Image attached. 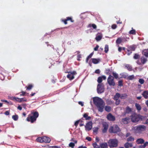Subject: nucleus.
Listing matches in <instances>:
<instances>
[{
	"instance_id": "34",
	"label": "nucleus",
	"mask_w": 148,
	"mask_h": 148,
	"mask_svg": "<svg viewBox=\"0 0 148 148\" xmlns=\"http://www.w3.org/2000/svg\"><path fill=\"white\" fill-rule=\"evenodd\" d=\"M132 111V109L129 107H127L126 108V112L127 113H129L131 112Z\"/></svg>"
},
{
	"instance_id": "58",
	"label": "nucleus",
	"mask_w": 148,
	"mask_h": 148,
	"mask_svg": "<svg viewBox=\"0 0 148 148\" xmlns=\"http://www.w3.org/2000/svg\"><path fill=\"white\" fill-rule=\"evenodd\" d=\"M51 148H60V147H58V146H51Z\"/></svg>"
},
{
	"instance_id": "19",
	"label": "nucleus",
	"mask_w": 148,
	"mask_h": 148,
	"mask_svg": "<svg viewBox=\"0 0 148 148\" xmlns=\"http://www.w3.org/2000/svg\"><path fill=\"white\" fill-rule=\"evenodd\" d=\"M132 145L131 143H128V142L125 143L124 146L126 148H128L132 147Z\"/></svg>"
},
{
	"instance_id": "30",
	"label": "nucleus",
	"mask_w": 148,
	"mask_h": 148,
	"mask_svg": "<svg viewBox=\"0 0 148 148\" xmlns=\"http://www.w3.org/2000/svg\"><path fill=\"white\" fill-rule=\"evenodd\" d=\"M8 98L9 99L13 101L17 100V99H18V97H13L11 96H9L8 97Z\"/></svg>"
},
{
	"instance_id": "38",
	"label": "nucleus",
	"mask_w": 148,
	"mask_h": 148,
	"mask_svg": "<svg viewBox=\"0 0 148 148\" xmlns=\"http://www.w3.org/2000/svg\"><path fill=\"white\" fill-rule=\"evenodd\" d=\"M120 75L122 76V77L123 78H125L127 77V75L126 73H122L120 74Z\"/></svg>"
},
{
	"instance_id": "6",
	"label": "nucleus",
	"mask_w": 148,
	"mask_h": 148,
	"mask_svg": "<svg viewBox=\"0 0 148 148\" xmlns=\"http://www.w3.org/2000/svg\"><path fill=\"white\" fill-rule=\"evenodd\" d=\"M104 85L103 83L99 84H98L97 90L98 93L101 94L104 92Z\"/></svg>"
},
{
	"instance_id": "13",
	"label": "nucleus",
	"mask_w": 148,
	"mask_h": 148,
	"mask_svg": "<svg viewBox=\"0 0 148 148\" xmlns=\"http://www.w3.org/2000/svg\"><path fill=\"white\" fill-rule=\"evenodd\" d=\"M103 129L102 130L103 132L105 133L106 132L108 128V125L106 123H103Z\"/></svg>"
},
{
	"instance_id": "55",
	"label": "nucleus",
	"mask_w": 148,
	"mask_h": 148,
	"mask_svg": "<svg viewBox=\"0 0 148 148\" xmlns=\"http://www.w3.org/2000/svg\"><path fill=\"white\" fill-rule=\"evenodd\" d=\"M116 27V25L115 24L113 25H112V27L113 29H115Z\"/></svg>"
},
{
	"instance_id": "56",
	"label": "nucleus",
	"mask_w": 148,
	"mask_h": 148,
	"mask_svg": "<svg viewBox=\"0 0 148 148\" xmlns=\"http://www.w3.org/2000/svg\"><path fill=\"white\" fill-rule=\"evenodd\" d=\"M69 20H71V22H73L72 20V18H71L69 17H68L66 18V21H69Z\"/></svg>"
},
{
	"instance_id": "62",
	"label": "nucleus",
	"mask_w": 148,
	"mask_h": 148,
	"mask_svg": "<svg viewBox=\"0 0 148 148\" xmlns=\"http://www.w3.org/2000/svg\"><path fill=\"white\" fill-rule=\"evenodd\" d=\"M96 145H97V143H95L93 144V146L94 147V148H100L99 147H95V146H96Z\"/></svg>"
},
{
	"instance_id": "37",
	"label": "nucleus",
	"mask_w": 148,
	"mask_h": 148,
	"mask_svg": "<svg viewBox=\"0 0 148 148\" xmlns=\"http://www.w3.org/2000/svg\"><path fill=\"white\" fill-rule=\"evenodd\" d=\"M108 51V46L107 45H106L105 47V52L106 53H107Z\"/></svg>"
},
{
	"instance_id": "18",
	"label": "nucleus",
	"mask_w": 148,
	"mask_h": 148,
	"mask_svg": "<svg viewBox=\"0 0 148 148\" xmlns=\"http://www.w3.org/2000/svg\"><path fill=\"white\" fill-rule=\"evenodd\" d=\"M135 106L138 112H139L141 109L140 105L138 103H136L135 104Z\"/></svg>"
},
{
	"instance_id": "32",
	"label": "nucleus",
	"mask_w": 148,
	"mask_h": 148,
	"mask_svg": "<svg viewBox=\"0 0 148 148\" xmlns=\"http://www.w3.org/2000/svg\"><path fill=\"white\" fill-rule=\"evenodd\" d=\"M144 142V140L143 139H137L136 143L137 144H142Z\"/></svg>"
},
{
	"instance_id": "26",
	"label": "nucleus",
	"mask_w": 148,
	"mask_h": 148,
	"mask_svg": "<svg viewBox=\"0 0 148 148\" xmlns=\"http://www.w3.org/2000/svg\"><path fill=\"white\" fill-rule=\"evenodd\" d=\"M105 110L106 111L109 112L111 111V108L110 106H105Z\"/></svg>"
},
{
	"instance_id": "54",
	"label": "nucleus",
	"mask_w": 148,
	"mask_h": 148,
	"mask_svg": "<svg viewBox=\"0 0 148 148\" xmlns=\"http://www.w3.org/2000/svg\"><path fill=\"white\" fill-rule=\"evenodd\" d=\"M9 114L10 112L9 111H6L5 113V114L6 115H8Z\"/></svg>"
},
{
	"instance_id": "43",
	"label": "nucleus",
	"mask_w": 148,
	"mask_h": 148,
	"mask_svg": "<svg viewBox=\"0 0 148 148\" xmlns=\"http://www.w3.org/2000/svg\"><path fill=\"white\" fill-rule=\"evenodd\" d=\"M69 146L70 147H73L75 146V144L73 143H70L69 144Z\"/></svg>"
},
{
	"instance_id": "5",
	"label": "nucleus",
	"mask_w": 148,
	"mask_h": 148,
	"mask_svg": "<svg viewBox=\"0 0 148 148\" xmlns=\"http://www.w3.org/2000/svg\"><path fill=\"white\" fill-rule=\"evenodd\" d=\"M107 82L110 86H114L115 85L114 77L111 75H109L108 78Z\"/></svg>"
},
{
	"instance_id": "14",
	"label": "nucleus",
	"mask_w": 148,
	"mask_h": 148,
	"mask_svg": "<svg viewBox=\"0 0 148 148\" xmlns=\"http://www.w3.org/2000/svg\"><path fill=\"white\" fill-rule=\"evenodd\" d=\"M107 118L110 121H114L115 120V117L110 113L107 115Z\"/></svg>"
},
{
	"instance_id": "20",
	"label": "nucleus",
	"mask_w": 148,
	"mask_h": 148,
	"mask_svg": "<svg viewBox=\"0 0 148 148\" xmlns=\"http://www.w3.org/2000/svg\"><path fill=\"white\" fill-rule=\"evenodd\" d=\"M100 146L101 148H107L108 146L106 143H103L100 144Z\"/></svg>"
},
{
	"instance_id": "45",
	"label": "nucleus",
	"mask_w": 148,
	"mask_h": 148,
	"mask_svg": "<svg viewBox=\"0 0 148 148\" xmlns=\"http://www.w3.org/2000/svg\"><path fill=\"white\" fill-rule=\"evenodd\" d=\"M116 100V105H118L120 103V100L118 99L115 100Z\"/></svg>"
},
{
	"instance_id": "23",
	"label": "nucleus",
	"mask_w": 148,
	"mask_h": 148,
	"mask_svg": "<svg viewBox=\"0 0 148 148\" xmlns=\"http://www.w3.org/2000/svg\"><path fill=\"white\" fill-rule=\"evenodd\" d=\"M98 129L99 128L98 127H94L92 128L93 133L94 134H96L97 133Z\"/></svg>"
},
{
	"instance_id": "39",
	"label": "nucleus",
	"mask_w": 148,
	"mask_h": 148,
	"mask_svg": "<svg viewBox=\"0 0 148 148\" xmlns=\"http://www.w3.org/2000/svg\"><path fill=\"white\" fill-rule=\"evenodd\" d=\"M138 82L141 84H143L145 81L143 79H139Z\"/></svg>"
},
{
	"instance_id": "12",
	"label": "nucleus",
	"mask_w": 148,
	"mask_h": 148,
	"mask_svg": "<svg viewBox=\"0 0 148 148\" xmlns=\"http://www.w3.org/2000/svg\"><path fill=\"white\" fill-rule=\"evenodd\" d=\"M51 141V139H36L35 141L40 143H49Z\"/></svg>"
},
{
	"instance_id": "36",
	"label": "nucleus",
	"mask_w": 148,
	"mask_h": 148,
	"mask_svg": "<svg viewBox=\"0 0 148 148\" xmlns=\"http://www.w3.org/2000/svg\"><path fill=\"white\" fill-rule=\"evenodd\" d=\"M112 74L114 77L116 79H117L118 78V75L116 73L113 72Z\"/></svg>"
},
{
	"instance_id": "64",
	"label": "nucleus",
	"mask_w": 148,
	"mask_h": 148,
	"mask_svg": "<svg viewBox=\"0 0 148 148\" xmlns=\"http://www.w3.org/2000/svg\"><path fill=\"white\" fill-rule=\"evenodd\" d=\"M17 108L20 110H21L22 109L21 107L20 106H18Z\"/></svg>"
},
{
	"instance_id": "46",
	"label": "nucleus",
	"mask_w": 148,
	"mask_h": 148,
	"mask_svg": "<svg viewBox=\"0 0 148 148\" xmlns=\"http://www.w3.org/2000/svg\"><path fill=\"white\" fill-rule=\"evenodd\" d=\"M33 86L31 85H30L28 86L27 87V89L29 90H30L31 89Z\"/></svg>"
},
{
	"instance_id": "11",
	"label": "nucleus",
	"mask_w": 148,
	"mask_h": 148,
	"mask_svg": "<svg viewBox=\"0 0 148 148\" xmlns=\"http://www.w3.org/2000/svg\"><path fill=\"white\" fill-rule=\"evenodd\" d=\"M92 127V123L90 121L87 123L85 126V130L86 131H89Z\"/></svg>"
},
{
	"instance_id": "31",
	"label": "nucleus",
	"mask_w": 148,
	"mask_h": 148,
	"mask_svg": "<svg viewBox=\"0 0 148 148\" xmlns=\"http://www.w3.org/2000/svg\"><path fill=\"white\" fill-rule=\"evenodd\" d=\"M141 62L143 64H145L147 61L146 58L144 57H142L141 58Z\"/></svg>"
},
{
	"instance_id": "57",
	"label": "nucleus",
	"mask_w": 148,
	"mask_h": 148,
	"mask_svg": "<svg viewBox=\"0 0 148 148\" xmlns=\"http://www.w3.org/2000/svg\"><path fill=\"white\" fill-rule=\"evenodd\" d=\"M78 103L79 104L81 105L82 106H84V103L82 101L79 102Z\"/></svg>"
},
{
	"instance_id": "49",
	"label": "nucleus",
	"mask_w": 148,
	"mask_h": 148,
	"mask_svg": "<svg viewBox=\"0 0 148 148\" xmlns=\"http://www.w3.org/2000/svg\"><path fill=\"white\" fill-rule=\"evenodd\" d=\"M147 145H148V142H146L143 145V146L144 147H146Z\"/></svg>"
},
{
	"instance_id": "27",
	"label": "nucleus",
	"mask_w": 148,
	"mask_h": 148,
	"mask_svg": "<svg viewBox=\"0 0 148 148\" xmlns=\"http://www.w3.org/2000/svg\"><path fill=\"white\" fill-rule=\"evenodd\" d=\"M128 119L127 118H125L122 119V121L123 123L124 124H127L128 123Z\"/></svg>"
},
{
	"instance_id": "7",
	"label": "nucleus",
	"mask_w": 148,
	"mask_h": 148,
	"mask_svg": "<svg viewBox=\"0 0 148 148\" xmlns=\"http://www.w3.org/2000/svg\"><path fill=\"white\" fill-rule=\"evenodd\" d=\"M127 95L126 94H120L118 93H117L114 96V100H117L119 98L121 99H124L127 98Z\"/></svg>"
},
{
	"instance_id": "51",
	"label": "nucleus",
	"mask_w": 148,
	"mask_h": 148,
	"mask_svg": "<svg viewBox=\"0 0 148 148\" xmlns=\"http://www.w3.org/2000/svg\"><path fill=\"white\" fill-rule=\"evenodd\" d=\"M119 86H121L122 85V82L121 81H119L118 82Z\"/></svg>"
},
{
	"instance_id": "25",
	"label": "nucleus",
	"mask_w": 148,
	"mask_h": 148,
	"mask_svg": "<svg viewBox=\"0 0 148 148\" xmlns=\"http://www.w3.org/2000/svg\"><path fill=\"white\" fill-rule=\"evenodd\" d=\"M125 68H126L129 71H131L132 70V67L131 66L128 64H126L125 65Z\"/></svg>"
},
{
	"instance_id": "41",
	"label": "nucleus",
	"mask_w": 148,
	"mask_h": 148,
	"mask_svg": "<svg viewBox=\"0 0 148 148\" xmlns=\"http://www.w3.org/2000/svg\"><path fill=\"white\" fill-rule=\"evenodd\" d=\"M134 76L133 75H130L128 77V79L130 80H132L134 78Z\"/></svg>"
},
{
	"instance_id": "42",
	"label": "nucleus",
	"mask_w": 148,
	"mask_h": 148,
	"mask_svg": "<svg viewBox=\"0 0 148 148\" xmlns=\"http://www.w3.org/2000/svg\"><path fill=\"white\" fill-rule=\"evenodd\" d=\"M129 33L131 34H135L136 33L134 29L131 30L130 31Z\"/></svg>"
},
{
	"instance_id": "4",
	"label": "nucleus",
	"mask_w": 148,
	"mask_h": 148,
	"mask_svg": "<svg viewBox=\"0 0 148 148\" xmlns=\"http://www.w3.org/2000/svg\"><path fill=\"white\" fill-rule=\"evenodd\" d=\"M108 143L110 148L116 147L117 146L118 141L117 139H110Z\"/></svg>"
},
{
	"instance_id": "52",
	"label": "nucleus",
	"mask_w": 148,
	"mask_h": 148,
	"mask_svg": "<svg viewBox=\"0 0 148 148\" xmlns=\"http://www.w3.org/2000/svg\"><path fill=\"white\" fill-rule=\"evenodd\" d=\"M100 71L99 69L96 70L95 72V73L97 74H99L100 73Z\"/></svg>"
},
{
	"instance_id": "47",
	"label": "nucleus",
	"mask_w": 148,
	"mask_h": 148,
	"mask_svg": "<svg viewBox=\"0 0 148 148\" xmlns=\"http://www.w3.org/2000/svg\"><path fill=\"white\" fill-rule=\"evenodd\" d=\"M77 60L78 61H79L80 58H81L82 57L81 55L80 54H78L77 55Z\"/></svg>"
},
{
	"instance_id": "63",
	"label": "nucleus",
	"mask_w": 148,
	"mask_h": 148,
	"mask_svg": "<svg viewBox=\"0 0 148 148\" xmlns=\"http://www.w3.org/2000/svg\"><path fill=\"white\" fill-rule=\"evenodd\" d=\"M130 50H127L128 52L127 53L128 55H129L132 53V51H130Z\"/></svg>"
},
{
	"instance_id": "21",
	"label": "nucleus",
	"mask_w": 148,
	"mask_h": 148,
	"mask_svg": "<svg viewBox=\"0 0 148 148\" xmlns=\"http://www.w3.org/2000/svg\"><path fill=\"white\" fill-rule=\"evenodd\" d=\"M102 38V36L101 34H97L96 37L95 39L97 41H100Z\"/></svg>"
},
{
	"instance_id": "35",
	"label": "nucleus",
	"mask_w": 148,
	"mask_h": 148,
	"mask_svg": "<svg viewBox=\"0 0 148 148\" xmlns=\"http://www.w3.org/2000/svg\"><path fill=\"white\" fill-rule=\"evenodd\" d=\"M12 118L14 120L16 121L18 119V116L17 115H13L12 116Z\"/></svg>"
},
{
	"instance_id": "40",
	"label": "nucleus",
	"mask_w": 148,
	"mask_h": 148,
	"mask_svg": "<svg viewBox=\"0 0 148 148\" xmlns=\"http://www.w3.org/2000/svg\"><path fill=\"white\" fill-rule=\"evenodd\" d=\"M129 49L131 51H134L135 49V47L134 46H131L130 47Z\"/></svg>"
},
{
	"instance_id": "59",
	"label": "nucleus",
	"mask_w": 148,
	"mask_h": 148,
	"mask_svg": "<svg viewBox=\"0 0 148 148\" xmlns=\"http://www.w3.org/2000/svg\"><path fill=\"white\" fill-rule=\"evenodd\" d=\"M119 132V133L118 134V135L119 136H120L121 137H122L123 136V134L122 132Z\"/></svg>"
},
{
	"instance_id": "8",
	"label": "nucleus",
	"mask_w": 148,
	"mask_h": 148,
	"mask_svg": "<svg viewBox=\"0 0 148 148\" xmlns=\"http://www.w3.org/2000/svg\"><path fill=\"white\" fill-rule=\"evenodd\" d=\"M135 129L138 132H140L145 131L146 129V127L144 125H140L135 127Z\"/></svg>"
},
{
	"instance_id": "22",
	"label": "nucleus",
	"mask_w": 148,
	"mask_h": 148,
	"mask_svg": "<svg viewBox=\"0 0 148 148\" xmlns=\"http://www.w3.org/2000/svg\"><path fill=\"white\" fill-rule=\"evenodd\" d=\"M124 39V38H118L116 41V43L118 44H120L123 40Z\"/></svg>"
},
{
	"instance_id": "53",
	"label": "nucleus",
	"mask_w": 148,
	"mask_h": 148,
	"mask_svg": "<svg viewBox=\"0 0 148 148\" xmlns=\"http://www.w3.org/2000/svg\"><path fill=\"white\" fill-rule=\"evenodd\" d=\"M99 47V46L98 45H97L96 47H95L94 49V50L95 51H97L98 50V49Z\"/></svg>"
},
{
	"instance_id": "33",
	"label": "nucleus",
	"mask_w": 148,
	"mask_h": 148,
	"mask_svg": "<svg viewBox=\"0 0 148 148\" xmlns=\"http://www.w3.org/2000/svg\"><path fill=\"white\" fill-rule=\"evenodd\" d=\"M92 27L93 29H96L97 28V26L95 24H89L88 26V27Z\"/></svg>"
},
{
	"instance_id": "1",
	"label": "nucleus",
	"mask_w": 148,
	"mask_h": 148,
	"mask_svg": "<svg viewBox=\"0 0 148 148\" xmlns=\"http://www.w3.org/2000/svg\"><path fill=\"white\" fill-rule=\"evenodd\" d=\"M93 101L95 105L97 107L99 111L100 112H103L105 105L103 101L98 97H93Z\"/></svg>"
},
{
	"instance_id": "44",
	"label": "nucleus",
	"mask_w": 148,
	"mask_h": 148,
	"mask_svg": "<svg viewBox=\"0 0 148 148\" xmlns=\"http://www.w3.org/2000/svg\"><path fill=\"white\" fill-rule=\"evenodd\" d=\"M139 58V55L137 54H135L134 56V58L135 59H138Z\"/></svg>"
},
{
	"instance_id": "15",
	"label": "nucleus",
	"mask_w": 148,
	"mask_h": 148,
	"mask_svg": "<svg viewBox=\"0 0 148 148\" xmlns=\"http://www.w3.org/2000/svg\"><path fill=\"white\" fill-rule=\"evenodd\" d=\"M106 79V77L104 75L102 76L101 77H99L97 79V82L99 84H101V83L102 81V79L104 80Z\"/></svg>"
},
{
	"instance_id": "3",
	"label": "nucleus",
	"mask_w": 148,
	"mask_h": 148,
	"mask_svg": "<svg viewBox=\"0 0 148 148\" xmlns=\"http://www.w3.org/2000/svg\"><path fill=\"white\" fill-rule=\"evenodd\" d=\"M38 113L35 112L34 113L33 116L29 115L27 119V120L28 121H31L32 123H33L36 120V118L38 117Z\"/></svg>"
},
{
	"instance_id": "61",
	"label": "nucleus",
	"mask_w": 148,
	"mask_h": 148,
	"mask_svg": "<svg viewBox=\"0 0 148 148\" xmlns=\"http://www.w3.org/2000/svg\"><path fill=\"white\" fill-rule=\"evenodd\" d=\"M93 53H91L88 56V58H90L92 56V55H93Z\"/></svg>"
},
{
	"instance_id": "29",
	"label": "nucleus",
	"mask_w": 148,
	"mask_h": 148,
	"mask_svg": "<svg viewBox=\"0 0 148 148\" xmlns=\"http://www.w3.org/2000/svg\"><path fill=\"white\" fill-rule=\"evenodd\" d=\"M16 101H18L19 102H21L22 101H27V100L25 98L19 99L18 98L17 100H16Z\"/></svg>"
},
{
	"instance_id": "16",
	"label": "nucleus",
	"mask_w": 148,
	"mask_h": 148,
	"mask_svg": "<svg viewBox=\"0 0 148 148\" xmlns=\"http://www.w3.org/2000/svg\"><path fill=\"white\" fill-rule=\"evenodd\" d=\"M142 95L146 99L148 98V90L144 91L142 94Z\"/></svg>"
},
{
	"instance_id": "24",
	"label": "nucleus",
	"mask_w": 148,
	"mask_h": 148,
	"mask_svg": "<svg viewBox=\"0 0 148 148\" xmlns=\"http://www.w3.org/2000/svg\"><path fill=\"white\" fill-rule=\"evenodd\" d=\"M143 55L147 57H148V49L144 50L142 52Z\"/></svg>"
},
{
	"instance_id": "2",
	"label": "nucleus",
	"mask_w": 148,
	"mask_h": 148,
	"mask_svg": "<svg viewBox=\"0 0 148 148\" xmlns=\"http://www.w3.org/2000/svg\"><path fill=\"white\" fill-rule=\"evenodd\" d=\"M109 131L110 133L115 134L120 132L121 130L117 125H114L110 127Z\"/></svg>"
},
{
	"instance_id": "9",
	"label": "nucleus",
	"mask_w": 148,
	"mask_h": 148,
	"mask_svg": "<svg viewBox=\"0 0 148 148\" xmlns=\"http://www.w3.org/2000/svg\"><path fill=\"white\" fill-rule=\"evenodd\" d=\"M131 119L132 121L133 122H137L139 120L138 117L136 114H134L131 116Z\"/></svg>"
},
{
	"instance_id": "28",
	"label": "nucleus",
	"mask_w": 148,
	"mask_h": 148,
	"mask_svg": "<svg viewBox=\"0 0 148 148\" xmlns=\"http://www.w3.org/2000/svg\"><path fill=\"white\" fill-rule=\"evenodd\" d=\"M83 117L86 120H90L91 118L90 117L88 116V114L87 113L84 114L83 115Z\"/></svg>"
},
{
	"instance_id": "48",
	"label": "nucleus",
	"mask_w": 148,
	"mask_h": 148,
	"mask_svg": "<svg viewBox=\"0 0 148 148\" xmlns=\"http://www.w3.org/2000/svg\"><path fill=\"white\" fill-rule=\"evenodd\" d=\"M107 103L108 104H111L112 103V102L110 100H108L107 101Z\"/></svg>"
},
{
	"instance_id": "50",
	"label": "nucleus",
	"mask_w": 148,
	"mask_h": 148,
	"mask_svg": "<svg viewBox=\"0 0 148 148\" xmlns=\"http://www.w3.org/2000/svg\"><path fill=\"white\" fill-rule=\"evenodd\" d=\"M45 138H47V137L46 136H44L41 137H38L36 139H45Z\"/></svg>"
},
{
	"instance_id": "10",
	"label": "nucleus",
	"mask_w": 148,
	"mask_h": 148,
	"mask_svg": "<svg viewBox=\"0 0 148 148\" xmlns=\"http://www.w3.org/2000/svg\"><path fill=\"white\" fill-rule=\"evenodd\" d=\"M68 73L67 77L71 80L73 79L74 78V75L76 74V73L75 71L69 72Z\"/></svg>"
},
{
	"instance_id": "17",
	"label": "nucleus",
	"mask_w": 148,
	"mask_h": 148,
	"mask_svg": "<svg viewBox=\"0 0 148 148\" xmlns=\"http://www.w3.org/2000/svg\"><path fill=\"white\" fill-rule=\"evenodd\" d=\"M91 60H92V62L94 64H97L101 61L100 59L99 58H92Z\"/></svg>"
},
{
	"instance_id": "60",
	"label": "nucleus",
	"mask_w": 148,
	"mask_h": 148,
	"mask_svg": "<svg viewBox=\"0 0 148 148\" xmlns=\"http://www.w3.org/2000/svg\"><path fill=\"white\" fill-rule=\"evenodd\" d=\"M79 121H77L75 122V125L76 126H77V125L79 123Z\"/></svg>"
}]
</instances>
